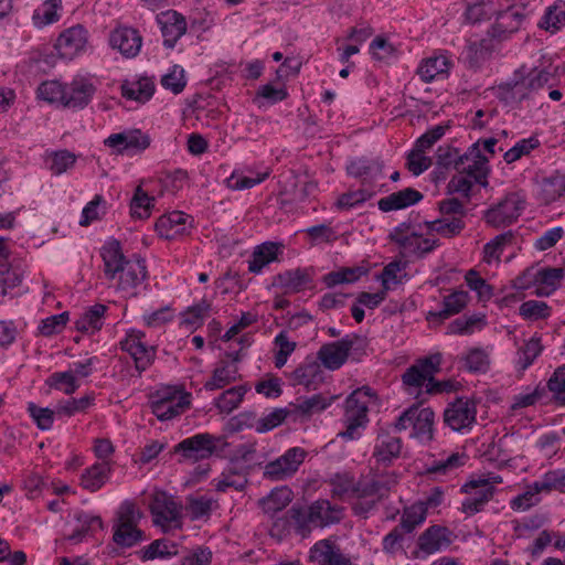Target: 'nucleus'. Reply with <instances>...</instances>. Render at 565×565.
<instances>
[{"label":"nucleus","instance_id":"nucleus-1","mask_svg":"<svg viewBox=\"0 0 565 565\" xmlns=\"http://www.w3.org/2000/svg\"><path fill=\"white\" fill-rule=\"evenodd\" d=\"M104 262V274L113 280L118 276L117 288L121 291H132L147 277V267L142 258H126L120 242L110 239L100 249Z\"/></svg>","mask_w":565,"mask_h":565},{"label":"nucleus","instance_id":"nucleus-2","mask_svg":"<svg viewBox=\"0 0 565 565\" xmlns=\"http://www.w3.org/2000/svg\"><path fill=\"white\" fill-rule=\"evenodd\" d=\"M227 446L223 436L201 433L181 440L174 446V452L184 459L199 461L210 458L214 452L222 451Z\"/></svg>","mask_w":565,"mask_h":565},{"label":"nucleus","instance_id":"nucleus-3","mask_svg":"<svg viewBox=\"0 0 565 565\" xmlns=\"http://www.w3.org/2000/svg\"><path fill=\"white\" fill-rule=\"evenodd\" d=\"M141 513L134 503L121 504L117 522L114 524V542L121 547H131L143 540V533L137 527Z\"/></svg>","mask_w":565,"mask_h":565},{"label":"nucleus","instance_id":"nucleus-4","mask_svg":"<svg viewBox=\"0 0 565 565\" xmlns=\"http://www.w3.org/2000/svg\"><path fill=\"white\" fill-rule=\"evenodd\" d=\"M526 201L519 193H509L497 205L486 211V222L493 227H504L514 223L523 210Z\"/></svg>","mask_w":565,"mask_h":565},{"label":"nucleus","instance_id":"nucleus-5","mask_svg":"<svg viewBox=\"0 0 565 565\" xmlns=\"http://www.w3.org/2000/svg\"><path fill=\"white\" fill-rule=\"evenodd\" d=\"M361 390L354 391L345 399L344 425L345 429L338 433V437L344 440H354L360 437L359 428H364L367 423V405L360 401Z\"/></svg>","mask_w":565,"mask_h":565},{"label":"nucleus","instance_id":"nucleus-6","mask_svg":"<svg viewBox=\"0 0 565 565\" xmlns=\"http://www.w3.org/2000/svg\"><path fill=\"white\" fill-rule=\"evenodd\" d=\"M306 456L307 452L303 448L291 447L277 459L266 463L263 476L270 481L288 479L296 473Z\"/></svg>","mask_w":565,"mask_h":565},{"label":"nucleus","instance_id":"nucleus-7","mask_svg":"<svg viewBox=\"0 0 565 565\" xmlns=\"http://www.w3.org/2000/svg\"><path fill=\"white\" fill-rule=\"evenodd\" d=\"M477 405L472 399L459 397L444 411V422L454 431L471 429L476 423Z\"/></svg>","mask_w":565,"mask_h":565},{"label":"nucleus","instance_id":"nucleus-8","mask_svg":"<svg viewBox=\"0 0 565 565\" xmlns=\"http://www.w3.org/2000/svg\"><path fill=\"white\" fill-rule=\"evenodd\" d=\"M397 475L395 472L373 473L358 481L355 498H374L379 501L386 497L392 488L397 484Z\"/></svg>","mask_w":565,"mask_h":565},{"label":"nucleus","instance_id":"nucleus-9","mask_svg":"<svg viewBox=\"0 0 565 565\" xmlns=\"http://www.w3.org/2000/svg\"><path fill=\"white\" fill-rule=\"evenodd\" d=\"M441 363V354L435 353L417 361L416 364L409 366L402 376L403 383L409 387L430 385L431 377L439 371Z\"/></svg>","mask_w":565,"mask_h":565},{"label":"nucleus","instance_id":"nucleus-10","mask_svg":"<svg viewBox=\"0 0 565 565\" xmlns=\"http://www.w3.org/2000/svg\"><path fill=\"white\" fill-rule=\"evenodd\" d=\"M335 399V395L322 393L297 397L294 403L289 404L291 420L294 423L309 420L313 415L327 409Z\"/></svg>","mask_w":565,"mask_h":565},{"label":"nucleus","instance_id":"nucleus-11","mask_svg":"<svg viewBox=\"0 0 565 565\" xmlns=\"http://www.w3.org/2000/svg\"><path fill=\"white\" fill-rule=\"evenodd\" d=\"M360 340L356 334L345 335L339 341L323 344L318 351V359L329 370L340 369L348 360L354 343Z\"/></svg>","mask_w":565,"mask_h":565},{"label":"nucleus","instance_id":"nucleus-12","mask_svg":"<svg viewBox=\"0 0 565 565\" xmlns=\"http://www.w3.org/2000/svg\"><path fill=\"white\" fill-rule=\"evenodd\" d=\"M462 490L470 493L461 504V511L468 515L482 511L494 493V487L487 479L471 480L462 487Z\"/></svg>","mask_w":565,"mask_h":565},{"label":"nucleus","instance_id":"nucleus-13","mask_svg":"<svg viewBox=\"0 0 565 565\" xmlns=\"http://www.w3.org/2000/svg\"><path fill=\"white\" fill-rule=\"evenodd\" d=\"M88 42L87 30L81 25H74L64 30L56 40L55 50L65 60H73L85 51Z\"/></svg>","mask_w":565,"mask_h":565},{"label":"nucleus","instance_id":"nucleus-14","mask_svg":"<svg viewBox=\"0 0 565 565\" xmlns=\"http://www.w3.org/2000/svg\"><path fill=\"white\" fill-rule=\"evenodd\" d=\"M526 19L524 8L521 7H509L504 11H500L497 14L495 23L489 29L488 34L492 39L504 40L510 34L516 32L523 21Z\"/></svg>","mask_w":565,"mask_h":565},{"label":"nucleus","instance_id":"nucleus-15","mask_svg":"<svg viewBox=\"0 0 565 565\" xmlns=\"http://www.w3.org/2000/svg\"><path fill=\"white\" fill-rule=\"evenodd\" d=\"M452 533L445 526L431 525L426 529L417 540L416 556L419 557V553L423 555H430L447 548L452 542Z\"/></svg>","mask_w":565,"mask_h":565},{"label":"nucleus","instance_id":"nucleus-16","mask_svg":"<svg viewBox=\"0 0 565 565\" xmlns=\"http://www.w3.org/2000/svg\"><path fill=\"white\" fill-rule=\"evenodd\" d=\"M109 44L111 49L117 50L124 57L134 58L140 52L142 36L134 28L120 26L111 31Z\"/></svg>","mask_w":565,"mask_h":565},{"label":"nucleus","instance_id":"nucleus-17","mask_svg":"<svg viewBox=\"0 0 565 565\" xmlns=\"http://www.w3.org/2000/svg\"><path fill=\"white\" fill-rule=\"evenodd\" d=\"M157 21L160 24L161 33L164 39L163 45L167 49H173L178 40L186 32L185 18L174 10H168L157 17Z\"/></svg>","mask_w":565,"mask_h":565},{"label":"nucleus","instance_id":"nucleus-18","mask_svg":"<svg viewBox=\"0 0 565 565\" xmlns=\"http://www.w3.org/2000/svg\"><path fill=\"white\" fill-rule=\"evenodd\" d=\"M309 559L317 565H352L351 559L330 539L318 541L310 548Z\"/></svg>","mask_w":565,"mask_h":565},{"label":"nucleus","instance_id":"nucleus-19","mask_svg":"<svg viewBox=\"0 0 565 565\" xmlns=\"http://www.w3.org/2000/svg\"><path fill=\"white\" fill-rule=\"evenodd\" d=\"M150 511L153 516L154 524L162 527L178 522L180 519L179 504L166 492H158L153 495L150 504Z\"/></svg>","mask_w":565,"mask_h":565},{"label":"nucleus","instance_id":"nucleus-20","mask_svg":"<svg viewBox=\"0 0 565 565\" xmlns=\"http://www.w3.org/2000/svg\"><path fill=\"white\" fill-rule=\"evenodd\" d=\"M192 217L181 211H173L169 214L162 215L156 223L157 233L167 239H174L186 233L191 226Z\"/></svg>","mask_w":565,"mask_h":565},{"label":"nucleus","instance_id":"nucleus-21","mask_svg":"<svg viewBox=\"0 0 565 565\" xmlns=\"http://www.w3.org/2000/svg\"><path fill=\"white\" fill-rule=\"evenodd\" d=\"M65 98H63L62 106L73 110L85 108L92 100L95 94L93 84L83 79L73 81L71 84H65Z\"/></svg>","mask_w":565,"mask_h":565},{"label":"nucleus","instance_id":"nucleus-22","mask_svg":"<svg viewBox=\"0 0 565 565\" xmlns=\"http://www.w3.org/2000/svg\"><path fill=\"white\" fill-rule=\"evenodd\" d=\"M287 418L291 419L289 406L285 408H275L268 415L259 419H256V416L253 413H243L238 416L239 424L255 426V430L259 434L267 433L276 428Z\"/></svg>","mask_w":565,"mask_h":565},{"label":"nucleus","instance_id":"nucleus-23","mask_svg":"<svg viewBox=\"0 0 565 565\" xmlns=\"http://www.w3.org/2000/svg\"><path fill=\"white\" fill-rule=\"evenodd\" d=\"M423 198L424 195L419 191L413 188H405L382 198L377 202V206L383 212L397 211L420 202Z\"/></svg>","mask_w":565,"mask_h":565},{"label":"nucleus","instance_id":"nucleus-24","mask_svg":"<svg viewBox=\"0 0 565 565\" xmlns=\"http://www.w3.org/2000/svg\"><path fill=\"white\" fill-rule=\"evenodd\" d=\"M401 450L402 440L399 437L380 434L376 438L373 457L377 463L387 467L394 459L399 457Z\"/></svg>","mask_w":565,"mask_h":565},{"label":"nucleus","instance_id":"nucleus-25","mask_svg":"<svg viewBox=\"0 0 565 565\" xmlns=\"http://www.w3.org/2000/svg\"><path fill=\"white\" fill-rule=\"evenodd\" d=\"M472 146H477L476 156H469V160L457 167V171L473 179L476 183L487 186V175L489 171L487 166L488 158L480 151V141H477Z\"/></svg>","mask_w":565,"mask_h":565},{"label":"nucleus","instance_id":"nucleus-26","mask_svg":"<svg viewBox=\"0 0 565 565\" xmlns=\"http://www.w3.org/2000/svg\"><path fill=\"white\" fill-rule=\"evenodd\" d=\"M309 519L313 526L323 527L338 523L341 520V509L332 505L328 500H318L308 507Z\"/></svg>","mask_w":565,"mask_h":565},{"label":"nucleus","instance_id":"nucleus-27","mask_svg":"<svg viewBox=\"0 0 565 565\" xmlns=\"http://www.w3.org/2000/svg\"><path fill=\"white\" fill-rule=\"evenodd\" d=\"M107 306L95 303L85 310V312L75 321V328L79 332L95 333L104 326Z\"/></svg>","mask_w":565,"mask_h":565},{"label":"nucleus","instance_id":"nucleus-28","mask_svg":"<svg viewBox=\"0 0 565 565\" xmlns=\"http://www.w3.org/2000/svg\"><path fill=\"white\" fill-rule=\"evenodd\" d=\"M239 377L238 367L226 361H221L213 370L212 376L207 380L203 387L206 391L222 390Z\"/></svg>","mask_w":565,"mask_h":565},{"label":"nucleus","instance_id":"nucleus-29","mask_svg":"<svg viewBox=\"0 0 565 565\" xmlns=\"http://www.w3.org/2000/svg\"><path fill=\"white\" fill-rule=\"evenodd\" d=\"M111 468L107 461L96 462L81 476V486L92 492L100 489L109 478Z\"/></svg>","mask_w":565,"mask_h":565},{"label":"nucleus","instance_id":"nucleus-30","mask_svg":"<svg viewBox=\"0 0 565 565\" xmlns=\"http://www.w3.org/2000/svg\"><path fill=\"white\" fill-rule=\"evenodd\" d=\"M154 93V83L151 78L142 77L138 81H125L121 84L122 97L138 103L148 102Z\"/></svg>","mask_w":565,"mask_h":565},{"label":"nucleus","instance_id":"nucleus-31","mask_svg":"<svg viewBox=\"0 0 565 565\" xmlns=\"http://www.w3.org/2000/svg\"><path fill=\"white\" fill-rule=\"evenodd\" d=\"M477 146H471L467 152L460 153V150L450 145L439 146L436 151L437 164L445 168H454L457 170L461 163L469 160V156H476Z\"/></svg>","mask_w":565,"mask_h":565},{"label":"nucleus","instance_id":"nucleus-32","mask_svg":"<svg viewBox=\"0 0 565 565\" xmlns=\"http://www.w3.org/2000/svg\"><path fill=\"white\" fill-rule=\"evenodd\" d=\"M469 294L465 290H456L446 296L443 301V309L429 312L428 319L445 320L459 313L468 303Z\"/></svg>","mask_w":565,"mask_h":565},{"label":"nucleus","instance_id":"nucleus-33","mask_svg":"<svg viewBox=\"0 0 565 565\" xmlns=\"http://www.w3.org/2000/svg\"><path fill=\"white\" fill-rule=\"evenodd\" d=\"M281 248V244L273 242H266L257 246L248 262V270L253 274H259L266 265L277 259L278 252Z\"/></svg>","mask_w":565,"mask_h":565},{"label":"nucleus","instance_id":"nucleus-34","mask_svg":"<svg viewBox=\"0 0 565 565\" xmlns=\"http://www.w3.org/2000/svg\"><path fill=\"white\" fill-rule=\"evenodd\" d=\"M191 405L188 397H179V401L151 402L150 407L153 415L161 422L172 419L184 413Z\"/></svg>","mask_w":565,"mask_h":565},{"label":"nucleus","instance_id":"nucleus-35","mask_svg":"<svg viewBox=\"0 0 565 565\" xmlns=\"http://www.w3.org/2000/svg\"><path fill=\"white\" fill-rule=\"evenodd\" d=\"M321 380V369L316 361L300 364L291 374L292 385H302L310 390Z\"/></svg>","mask_w":565,"mask_h":565},{"label":"nucleus","instance_id":"nucleus-36","mask_svg":"<svg viewBox=\"0 0 565 565\" xmlns=\"http://www.w3.org/2000/svg\"><path fill=\"white\" fill-rule=\"evenodd\" d=\"M366 273L367 269L361 266L342 267L338 270H333L324 275L322 281L328 288H333L340 284L355 282Z\"/></svg>","mask_w":565,"mask_h":565},{"label":"nucleus","instance_id":"nucleus-37","mask_svg":"<svg viewBox=\"0 0 565 565\" xmlns=\"http://www.w3.org/2000/svg\"><path fill=\"white\" fill-rule=\"evenodd\" d=\"M564 25L565 0H556L546 9L542 20L539 23V26L551 33H555L559 31Z\"/></svg>","mask_w":565,"mask_h":565},{"label":"nucleus","instance_id":"nucleus-38","mask_svg":"<svg viewBox=\"0 0 565 565\" xmlns=\"http://www.w3.org/2000/svg\"><path fill=\"white\" fill-rule=\"evenodd\" d=\"M292 500V491L288 487L275 488L259 503L265 513L275 514L285 509Z\"/></svg>","mask_w":565,"mask_h":565},{"label":"nucleus","instance_id":"nucleus-39","mask_svg":"<svg viewBox=\"0 0 565 565\" xmlns=\"http://www.w3.org/2000/svg\"><path fill=\"white\" fill-rule=\"evenodd\" d=\"M277 280L281 287L291 292H299L312 282L310 275L300 268L279 274Z\"/></svg>","mask_w":565,"mask_h":565},{"label":"nucleus","instance_id":"nucleus-40","mask_svg":"<svg viewBox=\"0 0 565 565\" xmlns=\"http://www.w3.org/2000/svg\"><path fill=\"white\" fill-rule=\"evenodd\" d=\"M532 89L523 77L520 81L508 82L499 86V97L507 104L520 103L529 96Z\"/></svg>","mask_w":565,"mask_h":565},{"label":"nucleus","instance_id":"nucleus-41","mask_svg":"<svg viewBox=\"0 0 565 565\" xmlns=\"http://www.w3.org/2000/svg\"><path fill=\"white\" fill-rule=\"evenodd\" d=\"M450 62L446 56H434L425 60L418 67L417 74L419 77L429 83L439 75L448 73Z\"/></svg>","mask_w":565,"mask_h":565},{"label":"nucleus","instance_id":"nucleus-42","mask_svg":"<svg viewBox=\"0 0 565 565\" xmlns=\"http://www.w3.org/2000/svg\"><path fill=\"white\" fill-rule=\"evenodd\" d=\"M247 391L246 385H238L224 391L215 401L216 408L220 413H232L239 406Z\"/></svg>","mask_w":565,"mask_h":565},{"label":"nucleus","instance_id":"nucleus-43","mask_svg":"<svg viewBox=\"0 0 565 565\" xmlns=\"http://www.w3.org/2000/svg\"><path fill=\"white\" fill-rule=\"evenodd\" d=\"M565 277V270L563 268L547 267L542 268L536 274V282L542 286L539 288V295H550L557 287H559L563 278Z\"/></svg>","mask_w":565,"mask_h":565},{"label":"nucleus","instance_id":"nucleus-44","mask_svg":"<svg viewBox=\"0 0 565 565\" xmlns=\"http://www.w3.org/2000/svg\"><path fill=\"white\" fill-rule=\"evenodd\" d=\"M62 8V0L44 1L32 15L35 26L43 28L60 20L58 10Z\"/></svg>","mask_w":565,"mask_h":565},{"label":"nucleus","instance_id":"nucleus-45","mask_svg":"<svg viewBox=\"0 0 565 565\" xmlns=\"http://www.w3.org/2000/svg\"><path fill=\"white\" fill-rule=\"evenodd\" d=\"M434 418L435 414L431 408L418 407L415 418V428L412 436L422 441H430L433 439Z\"/></svg>","mask_w":565,"mask_h":565},{"label":"nucleus","instance_id":"nucleus-46","mask_svg":"<svg viewBox=\"0 0 565 565\" xmlns=\"http://www.w3.org/2000/svg\"><path fill=\"white\" fill-rule=\"evenodd\" d=\"M438 245V239L420 238L419 235L413 233L409 235V239L403 241L402 248L406 254L422 258L431 253Z\"/></svg>","mask_w":565,"mask_h":565},{"label":"nucleus","instance_id":"nucleus-47","mask_svg":"<svg viewBox=\"0 0 565 565\" xmlns=\"http://www.w3.org/2000/svg\"><path fill=\"white\" fill-rule=\"evenodd\" d=\"M142 561L164 558L178 554V546L169 540H156L138 552Z\"/></svg>","mask_w":565,"mask_h":565},{"label":"nucleus","instance_id":"nucleus-48","mask_svg":"<svg viewBox=\"0 0 565 565\" xmlns=\"http://www.w3.org/2000/svg\"><path fill=\"white\" fill-rule=\"evenodd\" d=\"M215 501L207 495H189L186 498L185 510L191 520H199L209 516L213 510Z\"/></svg>","mask_w":565,"mask_h":565},{"label":"nucleus","instance_id":"nucleus-49","mask_svg":"<svg viewBox=\"0 0 565 565\" xmlns=\"http://www.w3.org/2000/svg\"><path fill=\"white\" fill-rule=\"evenodd\" d=\"M427 516L426 507L416 502L404 509L401 523L398 524L404 532L411 533L420 525Z\"/></svg>","mask_w":565,"mask_h":565},{"label":"nucleus","instance_id":"nucleus-50","mask_svg":"<svg viewBox=\"0 0 565 565\" xmlns=\"http://www.w3.org/2000/svg\"><path fill=\"white\" fill-rule=\"evenodd\" d=\"M493 13V2L492 0H477L476 2L469 4L466 9L465 17L466 20L476 24L486 20H489Z\"/></svg>","mask_w":565,"mask_h":565},{"label":"nucleus","instance_id":"nucleus-51","mask_svg":"<svg viewBox=\"0 0 565 565\" xmlns=\"http://www.w3.org/2000/svg\"><path fill=\"white\" fill-rule=\"evenodd\" d=\"M290 515V520L295 524V531L298 535L301 537H307L313 526V523H311V519H309V509L303 507H297L292 505L291 509L288 511Z\"/></svg>","mask_w":565,"mask_h":565},{"label":"nucleus","instance_id":"nucleus-52","mask_svg":"<svg viewBox=\"0 0 565 565\" xmlns=\"http://www.w3.org/2000/svg\"><path fill=\"white\" fill-rule=\"evenodd\" d=\"M547 388L552 394V399L558 404L565 405V365L556 367L547 381Z\"/></svg>","mask_w":565,"mask_h":565},{"label":"nucleus","instance_id":"nucleus-53","mask_svg":"<svg viewBox=\"0 0 565 565\" xmlns=\"http://www.w3.org/2000/svg\"><path fill=\"white\" fill-rule=\"evenodd\" d=\"M330 486L332 487L331 491L334 497L342 498L347 494L355 497L358 482L354 481V478L350 473L343 472L333 475L330 478Z\"/></svg>","mask_w":565,"mask_h":565},{"label":"nucleus","instance_id":"nucleus-54","mask_svg":"<svg viewBox=\"0 0 565 565\" xmlns=\"http://www.w3.org/2000/svg\"><path fill=\"white\" fill-rule=\"evenodd\" d=\"M153 201L154 198L149 196L138 186L130 203L131 215L141 220L149 217Z\"/></svg>","mask_w":565,"mask_h":565},{"label":"nucleus","instance_id":"nucleus-55","mask_svg":"<svg viewBox=\"0 0 565 565\" xmlns=\"http://www.w3.org/2000/svg\"><path fill=\"white\" fill-rule=\"evenodd\" d=\"M427 228L445 237H454L459 235L465 228L466 224L461 217H451V221H431L426 222Z\"/></svg>","mask_w":565,"mask_h":565},{"label":"nucleus","instance_id":"nucleus-56","mask_svg":"<svg viewBox=\"0 0 565 565\" xmlns=\"http://www.w3.org/2000/svg\"><path fill=\"white\" fill-rule=\"evenodd\" d=\"M65 84H62L58 81H46L43 82L38 88V95L43 100H46L51 104H63V98H65Z\"/></svg>","mask_w":565,"mask_h":565},{"label":"nucleus","instance_id":"nucleus-57","mask_svg":"<svg viewBox=\"0 0 565 565\" xmlns=\"http://www.w3.org/2000/svg\"><path fill=\"white\" fill-rule=\"evenodd\" d=\"M46 383L66 395H72L78 388L73 371L55 372L47 379Z\"/></svg>","mask_w":565,"mask_h":565},{"label":"nucleus","instance_id":"nucleus-58","mask_svg":"<svg viewBox=\"0 0 565 565\" xmlns=\"http://www.w3.org/2000/svg\"><path fill=\"white\" fill-rule=\"evenodd\" d=\"M540 146L537 137H530L518 141L511 149H509L503 158L507 163H513L521 159L523 156L530 154V152Z\"/></svg>","mask_w":565,"mask_h":565},{"label":"nucleus","instance_id":"nucleus-59","mask_svg":"<svg viewBox=\"0 0 565 565\" xmlns=\"http://www.w3.org/2000/svg\"><path fill=\"white\" fill-rule=\"evenodd\" d=\"M465 367L469 372L484 373L489 369L490 359L483 349H471L463 358Z\"/></svg>","mask_w":565,"mask_h":565},{"label":"nucleus","instance_id":"nucleus-60","mask_svg":"<svg viewBox=\"0 0 565 565\" xmlns=\"http://www.w3.org/2000/svg\"><path fill=\"white\" fill-rule=\"evenodd\" d=\"M466 456L463 454H451L447 459L445 460H438L434 461L428 468L427 473L428 475H446L455 469L461 467L465 465Z\"/></svg>","mask_w":565,"mask_h":565},{"label":"nucleus","instance_id":"nucleus-61","mask_svg":"<svg viewBox=\"0 0 565 565\" xmlns=\"http://www.w3.org/2000/svg\"><path fill=\"white\" fill-rule=\"evenodd\" d=\"M76 157L74 153L67 150H61L54 152L47 160L50 170L53 174L60 175L66 172L70 168L75 164Z\"/></svg>","mask_w":565,"mask_h":565},{"label":"nucleus","instance_id":"nucleus-62","mask_svg":"<svg viewBox=\"0 0 565 565\" xmlns=\"http://www.w3.org/2000/svg\"><path fill=\"white\" fill-rule=\"evenodd\" d=\"M94 402V395H86L81 398H71L64 403H60L56 406V414L71 417L78 412H84Z\"/></svg>","mask_w":565,"mask_h":565},{"label":"nucleus","instance_id":"nucleus-63","mask_svg":"<svg viewBox=\"0 0 565 565\" xmlns=\"http://www.w3.org/2000/svg\"><path fill=\"white\" fill-rule=\"evenodd\" d=\"M161 85L173 94H180L186 85L184 70L179 65H173L169 73L162 76Z\"/></svg>","mask_w":565,"mask_h":565},{"label":"nucleus","instance_id":"nucleus-64","mask_svg":"<svg viewBox=\"0 0 565 565\" xmlns=\"http://www.w3.org/2000/svg\"><path fill=\"white\" fill-rule=\"evenodd\" d=\"M211 303L202 299L199 303L188 308L182 315V324L186 327L200 326L203 322L205 315L210 311Z\"/></svg>","mask_w":565,"mask_h":565}]
</instances>
